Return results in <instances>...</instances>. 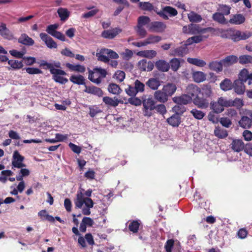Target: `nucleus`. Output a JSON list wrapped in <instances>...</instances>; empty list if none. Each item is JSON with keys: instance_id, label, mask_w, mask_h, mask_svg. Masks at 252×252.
<instances>
[{"instance_id": "obj_1", "label": "nucleus", "mask_w": 252, "mask_h": 252, "mask_svg": "<svg viewBox=\"0 0 252 252\" xmlns=\"http://www.w3.org/2000/svg\"><path fill=\"white\" fill-rule=\"evenodd\" d=\"M83 189L77 191L76 198L74 200L75 208L81 209L82 214L84 215L91 214V209L94 206V202L92 199L84 196L82 191Z\"/></svg>"}, {"instance_id": "obj_2", "label": "nucleus", "mask_w": 252, "mask_h": 252, "mask_svg": "<svg viewBox=\"0 0 252 252\" xmlns=\"http://www.w3.org/2000/svg\"><path fill=\"white\" fill-rule=\"evenodd\" d=\"M89 73V79L96 84H100L102 79L104 78L107 74L105 69L100 68H95L93 70H90Z\"/></svg>"}, {"instance_id": "obj_3", "label": "nucleus", "mask_w": 252, "mask_h": 252, "mask_svg": "<svg viewBox=\"0 0 252 252\" xmlns=\"http://www.w3.org/2000/svg\"><path fill=\"white\" fill-rule=\"evenodd\" d=\"M52 74L53 75V79L57 83L65 84L68 82V79L63 77V76L66 75V73L63 70L56 68L55 70H53Z\"/></svg>"}, {"instance_id": "obj_4", "label": "nucleus", "mask_w": 252, "mask_h": 252, "mask_svg": "<svg viewBox=\"0 0 252 252\" xmlns=\"http://www.w3.org/2000/svg\"><path fill=\"white\" fill-rule=\"evenodd\" d=\"M24 160L23 156H21L17 151H14L12 156V168L14 167L21 168L25 167L26 165L23 163Z\"/></svg>"}, {"instance_id": "obj_5", "label": "nucleus", "mask_w": 252, "mask_h": 252, "mask_svg": "<svg viewBox=\"0 0 252 252\" xmlns=\"http://www.w3.org/2000/svg\"><path fill=\"white\" fill-rule=\"evenodd\" d=\"M252 35V32L246 31L241 32L240 31H236L231 36L232 39L235 41H238L241 40H246Z\"/></svg>"}, {"instance_id": "obj_6", "label": "nucleus", "mask_w": 252, "mask_h": 252, "mask_svg": "<svg viewBox=\"0 0 252 252\" xmlns=\"http://www.w3.org/2000/svg\"><path fill=\"white\" fill-rule=\"evenodd\" d=\"M148 27L153 32H161L165 29L166 25L162 22L156 21L151 23Z\"/></svg>"}, {"instance_id": "obj_7", "label": "nucleus", "mask_w": 252, "mask_h": 252, "mask_svg": "<svg viewBox=\"0 0 252 252\" xmlns=\"http://www.w3.org/2000/svg\"><path fill=\"white\" fill-rule=\"evenodd\" d=\"M162 82L158 77H151L146 82V85L151 90L156 91L161 86Z\"/></svg>"}, {"instance_id": "obj_8", "label": "nucleus", "mask_w": 252, "mask_h": 252, "mask_svg": "<svg viewBox=\"0 0 252 252\" xmlns=\"http://www.w3.org/2000/svg\"><path fill=\"white\" fill-rule=\"evenodd\" d=\"M138 66L141 70L148 72L153 69L154 65L152 62L143 59L138 62Z\"/></svg>"}, {"instance_id": "obj_9", "label": "nucleus", "mask_w": 252, "mask_h": 252, "mask_svg": "<svg viewBox=\"0 0 252 252\" xmlns=\"http://www.w3.org/2000/svg\"><path fill=\"white\" fill-rule=\"evenodd\" d=\"M39 36L41 39L44 41L46 46L49 48H56L57 47V43L54 40L47 34L42 32L40 34Z\"/></svg>"}, {"instance_id": "obj_10", "label": "nucleus", "mask_w": 252, "mask_h": 252, "mask_svg": "<svg viewBox=\"0 0 252 252\" xmlns=\"http://www.w3.org/2000/svg\"><path fill=\"white\" fill-rule=\"evenodd\" d=\"M190 96L186 94H183L180 96L174 97L173 98V100L177 104L186 105L190 103L192 101Z\"/></svg>"}, {"instance_id": "obj_11", "label": "nucleus", "mask_w": 252, "mask_h": 252, "mask_svg": "<svg viewBox=\"0 0 252 252\" xmlns=\"http://www.w3.org/2000/svg\"><path fill=\"white\" fill-rule=\"evenodd\" d=\"M122 30L118 28H116L112 30L104 31L102 33V36L105 38L113 39L119 33L121 32Z\"/></svg>"}, {"instance_id": "obj_12", "label": "nucleus", "mask_w": 252, "mask_h": 252, "mask_svg": "<svg viewBox=\"0 0 252 252\" xmlns=\"http://www.w3.org/2000/svg\"><path fill=\"white\" fill-rule=\"evenodd\" d=\"M174 241L172 239L168 240L165 245V248L166 252H180L181 246L179 243L174 246Z\"/></svg>"}, {"instance_id": "obj_13", "label": "nucleus", "mask_w": 252, "mask_h": 252, "mask_svg": "<svg viewBox=\"0 0 252 252\" xmlns=\"http://www.w3.org/2000/svg\"><path fill=\"white\" fill-rule=\"evenodd\" d=\"M186 92L192 99L193 98L196 97L198 94L200 93V89L195 85L190 84L187 87Z\"/></svg>"}, {"instance_id": "obj_14", "label": "nucleus", "mask_w": 252, "mask_h": 252, "mask_svg": "<svg viewBox=\"0 0 252 252\" xmlns=\"http://www.w3.org/2000/svg\"><path fill=\"white\" fill-rule=\"evenodd\" d=\"M193 103L200 108H206L209 103V100L206 97H200L197 96L193 98Z\"/></svg>"}, {"instance_id": "obj_15", "label": "nucleus", "mask_w": 252, "mask_h": 252, "mask_svg": "<svg viewBox=\"0 0 252 252\" xmlns=\"http://www.w3.org/2000/svg\"><path fill=\"white\" fill-rule=\"evenodd\" d=\"M154 98L158 102L164 103L168 100L169 97L163 91L162 89L157 90L154 94Z\"/></svg>"}, {"instance_id": "obj_16", "label": "nucleus", "mask_w": 252, "mask_h": 252, "mask_svg": "<svg viewBox=\"0 0 252 252\" xmlns=\"http://www.w3.org/2000/svg\"><path fill=\"white\" fill-rule=\"evenodd\" d=\"M163 91L169 97L171 96L177 90L176 85L172 83H168L162 87Z\"/></svg>"}, {"instance_id": "obj_17", "label": "nucleus", "mask_w": 252, "mask_h": 252, "mask_svg": "<svg viewBox=\"0 0 252 252\" xmlns=\"http://www.w3.org/2000/svg\"><path fill=\"white\" fill-rule=\"evenodd\" d=\"M190 34L204 33L211 29V28H202L199 25L194 24H190Z\"/></svg>"}, {"instance_id": "obj_18", "label": "nucleus", "mask_w": 252, "mask_h": 252, "mask_svg": "<svg viewBox=\"0 0 252 252\" xmlns=\"http://www.w3.org/2000/svg\"><path fill=\"white\" fill-rule=\"evenodd\" d=\"M40 66H42L44 69H49L50 73L52 74L53 72V70H55L56 69V67H61V63L60 62L49 63L46 61H43L40 64Z\"/></svg>"}, {"instance_id": "obj_19", "label": "nucleus", "mask_w": 252, "mask_h": 252, "mask_svg": "<svg viewBox=\"0 0 252 252\" xmlns=\"http://www.w3.org/2000/svg\"><path fill=\"white\" fill-rule=\"evenodd\" d=\"M244 83L240 80H235L233 85L234 92L238 94H244L246 87Z\"/></svg>"}, {"instance_id": "obj_20", "label": "nucleus", "mask_w": 252, "mask_h": 252, "mask_svg": "<svg viewBox=\"0 0 252 252\" xmlns=\"http://www.w3.org/2000/svg\"><path fill=\"white\" fill-rule=\"evenodd\" d=\"M209 67L211 70L220 72L223 69V63L222 60L220 61H212L209 63Z\"/></svg>"}, {"instance_id": "obj_21", "label": "nucleus", "mask_w": 252, "mask_h": 252, "mask_svg": "<svg viewBox=\"0 0 252 252\" xmlns=\"http://www.w3.org/2000/svg\"><path fill=\"white\" fill-rule=\"evenodd\" d=\"M231 148L235 152H239L244 149L245 144L240 139H234L231 143Z\"/></svg>"}, {"instance_id": "obj_22", "label": "nucleus", "mask_w": 252, "mask_h": 252, "mask_svg": "<svg viewBox=\"0 0 252 252\" xmlns=\"http://www.w3.org/2000/svg\"><path fill=\"white\" fill-rule=\"evenodd\" d=\"M84 92L88 94H93L99 97L102 96L103 92L99 88L95 86H85Z\"/></svg>"}, {"instance_id": "obj_23", "label": "nucleus", "mask_w": 252, "mask_h": 252, "mask_svg": "<svg viewBox=\"0 0 252 252\" xmlns=\"http://www.w3.org/2000/svg\"><path fill=\"white\" fill-rule=\"evenodd\" d=\"M245 17L241 14L234 15L229 20V22L231 24L241 25L245 21Z\"/></svg>"}, {"instance_id": "obj_24", "label": "nucleus", "mask_w": 252, "mask_h": 252, "mask_svg": "<svg viewBox=\"0 0 252 252\" xmlns=\"http://www.w3.org/2000/svg\"><path fill=\"white\" fill-rule=\"evenodd\" d=\"M18 42L27 46H32L34 43V40L26 33H23L18 38Z\"/></svg>"}, {"instance_id": "obj_25", "label": "nucleus", "mask_w": 252, "mask_h": 252, "mask_svg": "<svg viewBox=\"0 0 252 252\" xmlns=\"http://www.w3.org/2000/svg\"><path fill=\"white\" fill-rule=\"evenodd\" d=\"M186 44L185 46H182L171 50L170 55L174 56L183 57L187 53Z\"/></svg>"}, {"instance_id": "obj_26", "label": "nucleus", "mask_w": 252, "mask_h": 252, "mask_svg": "<svg viewBox=\"0 0 252 252\" xmlns=\"http://www.w3.org/2000/svg\"><path fill=\"white\" fill-rule=\"evenodd\" d=\"M238 60V58L237 56L230 55L222 60V62L224 66L228 67L237 63Z\"/></svg>"}, {"instance_id": "obj_27", "label": "nucleus", "mask_w": 252, "mask_h": 252, "mask_svg": "<svg viewBox=\"0 0 252 252\" xmlns=\"http://www.w3.org/2000/svg\"><path fill=\"white\" fill-rule=\"evenodd\" d=\"M155 64L156 66L159 70H161L163 72L167 71L170 68L169 63L164 60H158L156 62Z\"/></svg>"}, {"instance_id": "obj_28", "label": "nucleus", "mask_w": 252, "mask_h": 252, "mask_svg": "<svg viewBox=\"0 0 252 252\" xmlns=\"http://www.w3.org/2000/svg\"><path fill=\"white\" fill-rule=\"evenodd\" d=\"M249 79L252 80V73H249L247 69H243L239 74V80L242 82H246Z\"/></svg>"}, {"instance_id": "obj_29", "label": "nucleus", "mask_w": 252, "mask_h": 252, "mask_svg": "<svg viewBox=\"0 0 252 252\" xmlns=\"http://www.w3.org/2000/svg\"><path fill=\"white\" fill-rule=\"evenodd\" d=\"M137 55L141 57L152 59L157 56V53L154 50H144L138 52Z\"/></svg>"}, {"instance_id": "obj_30", "label": "nucleus", "mask_w": 252, "mask_h": 252, "mask_svg": "<svg viewBox=\"0 0 252 252\" xmlns=\"http://www.w3.org/2000/svg\"><path fill=\"white\" fill-rule=\"evenodd\" d=\"M167 121L170 125L173 126H178L181 122V117L179 115L175 114L168 118Z\"/></svg>"}, {"instance_id": "obj_31", "label": "nucleus", "mask_w": 252, "mask_h": 252, "mask_svg": "<svg viewBox=\"0 0 252 252\" xmlns=\"http://www.w3.org/2000/svg\"><path fill=\"white\" fill-rule=\"evenodd\" d=\"M206 74L202 71H195L192 73V78L194 82L200 83L206 79Z\"/></svg>"}, {"instance_id": "obj_32", "label": "nucleus", "mask_w": 252, "mask_h": 252, "mask_svg": "<svg viewBox=\"0 0 252 252\" xmlns=\"http://www.w3.org/2000/svg\"><path fill=\"white\" fill-rule=\"evenodd\" d=\"M188 17L189 21L192 23H199L202 20L201 16L194 11L189 12L188 14Z\"/></svg>"}, {"instance_id": "obj_33", "label": "nucleus", "mask_w": 252, "mask_h": 252, "mask_svg": "<svg viewBox=\"0 0 252 252\" xmlns=\"http://www.w3.org/2000/svg\"><path fill=\"white\" fill-rule=\"evenodd\" d=\"M57 13L62 21H66L69 16L70 12L65 8H59L58 9Z\"/></svg>"}, {"instance_id": "obj_34", "label": "nucleus", "mask_w": 252, "mask_h": 252, "mask_svg": "<svg viewBox=\"0 0 252 252\" xmlns=\"http://www.w3.org/2000/svg\"><path fill=\"white\" fill-rule=\"evenodd\" d=\"M233 84L231 81L227 78L224 79L220 83V88L224 91H229L231 90Z\"/></svg>"}, {"instance_id": "obj_35", "label": "nucleus", "mask_w": 252, "mask_h": 252, "mask_svg": "<svg viewBox=\"0 0 252 252\" xmlns=\"http://www.w3.org/2000/svg\"><path fill=\"white\" fill-rule=\"evenodd\" d=\"M103 101L106 104L113 107L118 106L120 103L119 100L115 97L112 98L110 97L105 96L103 98Z\"/></svg>"}, {"instance_id": "obj_36", "label": "nucleus", "mask_w": 252, "mask_h": 252, "mask_svg": "<svg viewBox=\"0 0 252 252\" xmlns=\"http://www.w3.org/2000/svg\"><path fill=\"white\" fill-rule=\"evenodd\" d=\"M142 103L144 109H155L156 108L155 101L152 97L144 99Z\"/></svg>"}, {"instance_id": "obj_37", "label": "nucleus", "mask_w": 252, "mask_h": 252, "mask_svg": "<svg viewBox=\"0 0 252 252\" xmlns=\"http://www.w3.org/2000/svg\"><path fill=\"white\" fill-rule=\"evenodd\" d=\"M213 19L221 24H227V22L224 17V14L220 12H216L212 16Z\"/></svg>"}, {"instance_id": "obj_38", "label": "nucleus", "mask_w": 252, "mask_h": 252, "mask_svg": "<svg viewBox=\"0 0 252 252\" xmlns=\"http://www.w3.org/2000/svg\"><path fill=\"white\" fill-rule=\"evenodd\" d=\"M70 80L73 83L77 85H84L85 84V78L81 75H71L70 77Z\"/></svg>"}, {"instance_id": "obj_39", "label": "nucleus", "mask_w": 252, "mask_h": 252, "mask_svg": "<svg viewBox=\"0 0 252 252\" xmlns=\"http://www.w3.org/2000/svg\"><path fill=\"white\" fill-rule=\"evenodd\" d=\"M187 61L189 63L199 67H203L206 64L204 61L197 58H188Z\"/></svg>"}, {"instance_id": "obj_40", "label": "nucleus", "mask_w": 252, "mask_h": 252, "mask_svg": "<svg viewBox=\"0 0 252 252\" xmlns=\"http://www.w3.org/2000/svg\"><path fill=\"white\" fill-rule=\"evenodd\" d=\"M240 126L244 128H249L252 124V121L250 118L247 116H243L239 122Z\"/></svg>"}, {"instance_id": "obj_41", "label": "nucleus", "mask_w": 252, "mask_h": 252, "mask_svg": "<svg viewBox=\"0 0 252 252\" xmlns=\"http://www.w3.org/2000/svg\"><path fill=\"white\" fill-rule=\"evenodd\" d=\"M200 92L204 97H206L208 99V98L211 97L212 95V88L209 85H204L202 87L201 90H200Z\"/></svg>"}, {"instance_id": "obj_42", "label": "nucleus", "mask_w": 252, "mask_h": 252, "mask_svg": "<svg viewBox=\"0 0 252 252\" xmlns=\"http://www.w3.org/2000/svg\"><path fill=\"white\" fill-rule=\"evenodd\" d=\"M101 53L103 54H105L108 57V58H110L114 59H118L119 56L118 54L115 51L107 48H103L101 49Z\"/></svg>"}, {"instance_id": "obj_43", "label": "nucleus", "mask_w": 252, "mask_h": 252, "mask_svg": "<svg viewBox=\"0 0 252 252\" xmlns=\"http://www.w3.org/2000/svg\"><path fill=\"white\" fill-rule=\"evenodd\" d=\"M8 63L14 69H19L23 66V63L17 60H10L8 61Z\"/></svg>"}, {"instance_id": "obj_44", "label": "nucleus", "mask_w": 252, "mask_h": 252, "mask_svg": "<svg viewBox=\"0 0 252 252\" xmlns=\"http://www.w3.org/2000/svg\"><path fill=\"white\" fill-rule=\"evenodd\" d=\"M214 134L219 138H223L227 136V130L219 127H216L214 130Z\"/></svg>"}, {"instance_id": "obj_45", "label": "nucleus", "mask_w": 252, "mask_h": 252, "mask_svg": "<svg viewBox=\"0 0 252 252\" xmlns=\"http://www.w3.org/2000/svg\"><path fill=\"white\" fill-rule=\"evenodd\" d=\"M13 173L10 170H3L1 172L0 176V182L2 183H5L7 180V177L12 176Z\"/></svg>"}, {"instance_id": "obj_46", "label": "nucleus", "mask_w": 252, "mask_h": 252, "mask_svg": "<svg viewBox=\"0 0 252 252\" xmlns=\"http://www.w3.org/2000/svg\"><path fill=\"white\" fill-rule=\"evenodd\" d=\"M147 44H152L158 43L161 40V37L158 35H150L145 39Z\"/></svg>"}, {"instance_id": "obj_47", "label": "nucleus", "mask_w": 252, "mask_h": 252, "mask_svg": "<svg viewBox=\"0 0 252 252\" xmlns=\"http://www.w3.org/2000/svg\"><path fill=\"white\" fill-rule=\"evenodd\" d=\"M181 60L177 58L172 59L170 62V66L172 70L176 71L180 66Z\"/></svg>"}, {"instance_id": "obj_48", "label": "nucleus", "mask_w": 252, "mask_h": 252, "mask_svg": "<svg viewBox=\"0 0 252 252\" xmlns=\"http://www.w3.org/2000/svg\"><path fill=\"white\" fill-rule=\"evenodd\" d=\"M240 64L252 63V56L250 55H242L238 58Z\"/></svg>"}, {"instance_id": "obj_49", "label": "nucleus", "mask_w": 252, "mask_h": 252, "mask_svg": "<svg viewBox=\"0 0 252 252\" xmlns=\"http://www.w3.org/2000/svg\"><path fill=\"white\" fill-rule=\"evenodd\" d=\"M190 113L193 117L197 120H201L205 116V113L202 111L197 110L196 109H193L190 111Z\"/></svg>"}, {"instance_id": "obj_50", "label": "nucleus", "mask_w": 252, "mask_h": 252, "mask_svg": "<svg viewBox=\"0 0 252 252\" xmlns=\"http://www.w3.org/2000/svg\"><path fill=\"white\" fill-rule=\"evenodd\" d=\"M109 92L114 94H118L120 93L121 90L119 86L116 84H110L108 88Z\"/></svg>"}, {"instance_id": "obj_51", "label": "nucleus", "mask_w": 252, "mask_h": 252, "mask_svg": "<svg viewBox=\"0 0 252 252\" xmlns=\"http://www.w3.org/2000/svg\"><path fill=\"white\" fill-rule=\"evenodd\" d=\"M211 108L216 113H220L224 110V108L219 103L218 100L211 103Z\"/></svg>"}, {"instance_id": "obj_52", "label": "nucleus", "mask_w": 252, "mask_h": 252, "mask_svg": "<svg viewBox=\"0 0 252 252\" xmlns=\"http://www.w3.org/2000/svg\"><path fill=\"white\" fill-rule=\"evenodd\" d=\"M140 226V221L133 220L129 224L128 228L130 231L133 233H136L138 231Z\"/></svg>"}, {"instance_id": "obj_53", "label": "nucleus", "mask_w": 252, "mask_h": 252, "mask_svg": "<svg viewBox=\"0 0 252 252\" xmlns=\"http://www.w3.org/2000/svg\"><path fill=\"white\" fill-rule=\"evenodd\" d=\"M150 22V19L149 17L145 16H141L138 18L137 25L143 27L149 24Z\"/></svg>"}, {"instance_id": "obj_54", "label": "nucleus", "mask_w": 252, "mask_h": 252, "mask_svg": "<svg viewBox=\"0 0 252 252\" xmlns=\"http://www.w3.org/2000/svg\"><path fill=\"white\" fill-rule=\"evenodd\" d=\"M134 86L137 93H143L145 90V85L137 79L135 81Z\"/></svg>"}, {"instance_id": "obj_55", "label": "nucleus", "mask_w": 252, "mask_h": 252, "mask_svg": "<svg viewBox=\"0 0 252 252\" xmlns=\"http://www.w3.org/2000/svg\"><path fill=\"white\" fill-rule=\"evenodd\" d=\"M244 105V102L242 99L236 98L232 100L230 99V107L234 106L240 109Z\"/></svg>"}, {"instance_id": "obj_56", "label": "nucleus", "mask_w": 252, "mask_h": 252, "mask_svg": "<svg viewBox=\"0 0 252 252\" xmlns=\"http://www.w3.org/2000/svg\"><path fill=\"white\" fill-rule=\"evenodd\" d=\"M59 25L58 24H55L49 25L46 29V32L48 33L53 36V35L57 31Z\"/></svg>"}, {"instance_id": "obj_57", "label": "nucleus", "mask_w": 252, "mask_h": 252, "mask_svg": "<svg viewBox=\"0 0 252 252\" xmlns=\"http://www.w3.org/2000/svg\"><path fill=\"white\" fill-rule=\"evenodd\" d=\"M203 36L202 35L194 36L189 38L187 40V44H190L192 43H198L203 40Z\"/></svg>"}, {"instance_id": "obj_58", "label": "nucleus", "mask_w": 252, "mask_h": 252, "mask_svg": "<svg viewBox=\"0 0 252 252\" xmlns=\"http://www.w3.org/2000/svg\"><path fill=\"white\" fill-rule=\"evenodd\" d=\"M219 103L221 105L222 107H230V99H227L223 97H219L218 99Z\"/></svg>"}, {"instance_id": "obj_59", "label": "nucleus", "mask_w": 252, "mask_h": 252, "mask_svg": "<svg viewBox=\"0 0 252 252\" xmlns=\"http://www.w3.org/2000/svg\"><path fill=\"white\" fill-rule=\"evenodd\" d=\"M96 56L97 57V59L99 61L103 62L106 63H109L110 59H109L108 57L106 56L105 54L101 53V49L100 50L99 53H96Z\"/></svg>"}, {"instance_id": "obj_60", "label": "nucleus", "mask_w": 252, "mask_h": 252, "mask_svg": "<svg viewBox=\"0 0 252 252\" xmlns=\"http://www.w3.org/2000/svg\"><path fill=\"white\" fill-rule=\"evenodd\" d=\"M163 12L169 14L171 16H176L177 14V10L170 6H165L164 7Z\"/></svg>"}, {"instance_id": "obj_61", "label": "nucleus", "mask_w": 252, "mask_h": 252, "mask_svg": "<svg viewBox=\"0 0 252 252\" xmlns=\"http://www.w3.org/2000/svg\"><path fill=\"white\" fill-rule=\"evenodd\" d=\"M139 5V7L143 10H152L153 8L152 4L148 2H140Z\"/></svg>"}, {"instance_id": "obj_62", "label": "nucleus", "mask_w": 252, "mask_h": 252, "mask_svg": "<svg viewBox=\"0 0 252 252\" xmlns=\"http://www.w3.org/2000/svg\"><path fill=\"white\" fill-rule=\"evenodd\" d=\"M128 102L130 104L137 106H140L142 103L141 100L139 98L135 97H132L129 98L128 99Z\"/></svg>"}, {"instance_id": "obj_63", "label": "nucleus", "mask_w": 252, "mask_h": 252, "mask_svg": "<svg viewBox=\"0 0 252 252\" xmlns=\"http://www.w3.org/2000/svg\"><path fill=\"white\" fill-rule=\"evenodd\" d=\"M126 93L129 96H135L137 93L135 89V87L129 86L126 89Z\"/></svg>"}, {"instance_id": "obj_64", "label": "nucleus", "mask_w": 252, "mask_h": 252, "mask_svg": "<svg viewBox=\"0 0 252 252\" xmlns=\"http://www.w3.org/2000/svg\"><path fill=\"white\" fill-rule=\"evenodd\" d=\"M136 32H137L138 34L141 38L144 37L147 34V32H146V30L142 26H139L137 25Z\"/></svg>"}]
</instances>
